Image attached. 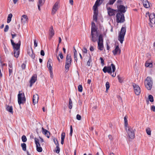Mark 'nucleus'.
Here are the masks:
<instances>
[{
    "label": "nucleus",
    "mask_w": 155,
    "mask_h": 155,
    "mask_svg": "<svg viewBox=\"0 0 155 155\" xmlns=\"http://www.w3.org/2000/svg\"><path fill=\"white\" fill-rule=\"evenodd\" d=\"M125 129L129 137L132 139H134L135 137L134 133V131H135V129L130 126L125 128Z\"/></svg>",
    "instance_id": "f257e3e1"
},
{
    "label": "nucleus",
    "mask_w": 155,
    "mask_h": 155,
    "mask_svg": "<svg viewBox=\"0 0 155 155\" xmlns=\"http://www.w3.org/2000/svg\"><path fill=\"white\" fill-rule=\"evenodd\" d=\"M126 32L125 27H122L120 32L119 33L118 40L122 44L124 40V36Z\"/></svg>",
    "instance_id": "f03ea898"
},
{
    "label": "nucleus",
    "mask_w": 155,
    "mask_h": 155,
    "mask_svg": "<svg viewBox=\"0 0 155 155\" xmlns=\"http://www.w3.org/2000/svg\"><path fill=\"white\" fill-rule=\"evenodd\" d=\"M72 59L71 56L70 54H68L66 57L65 65V66L66 69L65 71L67 72L70 67L71 64Z\"/></svg>",
    "instance_id": "7ed1b4c3"
},
{
    "label": "nucleus",
    "mask_w": 155,
    "mask_h": 155,
    "mask_svg": "<svg viewBox=\"0 0 155 155\" xmlns=\"http://www.w3.org/2000/svg\"><path fill=\"white\" fill-rule=\"evenodd\" d=\"M145 84L146 87L148 90L151 89L152 86L153 81L150 77H147L145 81Z\"/></svg>",
    "instance_id": "20e7f679"
},
{
    "label": "nucleus",
    "mask_w": 155,
    "mask_h": 155,
    "mask_svg": "<svg viewBox=\"0 0 155 155\" xmlns=\"http://www.w3.org/2000/svg\"><path fill=\"white\" fill-rule=\"evenodd\" d=\"M116 18L117 23H123L125 21L124 14L122 13H120V12L117 13Z\"/></svg>",
    "instance_id": "39448f33"
},
{
    "label": "nucleus",
    "mask_w": 155,
    "mask_h": 155,
    "mask_svg": "<svg viewBox=\"0 0 155 155\" xmlns=\"http://www.w3.org/2000/svg\"><path fill=\"white\" fill-rule=\"evenodd\" d=\"M18 102L19 105L21 104H24L26 101V98L25 97L24 94L20 93V92H19V93L18 95Z\"/></svg>",
    "instance_id": "423d86ee"
},
{
    "label": "nucleus",
    "mask_w": 155,
    "mask_h": 155,
    "mask_svg": "<svg viewBox=\"0 0 155 155\" xmlns=\"http://www.w3.org/2000/svg\"><path fill=\"white\" fill-rule=\"evenodd\" d=\"M103 35H100L99 36L98 41V48L100 51H102L103 49L104 46L103 44Z\"/></svg>",
    "instance_id": "0eeeda50"
},
{
    "label": "nucleus",
    "mask_w": 155,
    "mask_h": 155,
    "mask_svg": "<svg viewBox=\"0 0 155 155\" xmlns=\"http://www.w3.org/2000/svg\"><path fill=\"white\" fill-rule=\"evenodd\" d=\"M106 8L108 15L112 16L115 15L116 13L117 12V10H114L110 7L106 6Z\"/></svg>",
    "instance_id": "6e6552de"
},
{
    "label": "nucleus",
    "mask_w": 155,
    "mask_h": 155,
    "mask_svg": "<svg viewBox=\"0 0 155 155\" xmlns=\"http://www.w3.org/2000/svg\"><path fill=\"white\" fill-rule=\"evenodd\" d=\"M11 41L12 45L13 46L14 50H19L21 45L20 41L19 40L18 43L16 44L14 43V41L12 39L11 40Z\"/></svg>",
    "instance_id": "1a4fd4ad"
},
{
    "label": "nucleus",
    "mask_w": 155,
    "mask_h": 155,
    "mask_svg": "<svg viewBox=\"0 0 155 155\" xmlns=\"http://www.w3.org/2000/svg\"><path fill=\"white\" fill-rule=\"evenodd\" d=\"M133 86L135 94L137 95H139L141 91L140 87L134 83L133 84Z\"/></svg>",
    "instance_id": "9d476101"
},
{
    "label": "nucleus",
    "mask_w": 155,
    "mask_h": 155,
    "mask_svg": "<svg viewBox=\"0 0 155 155\" xmlns=\"http://www.w3.org/2000/svg\"><path fill=\"white\" fill-rule=\"evenodd\" d=\"M34 140L36 145L37 151L39 152H41L42 150V148L40 147V145L39 143L38 139L36 138H35Z\"/></svg>",
    "instance_id": "9b49d317"
},
{
    "label": "nucleus",
    "mask_w": 155,
    "mask_h": 155,
    "mask_svg": "<svg viewBox=\"0 0 155 155\" xmlns=\"http://www.w3.org/2000/svg\"><path fill=\"white\" fill-rule=\"evenodd\" d=\"M117 6L118 8V9L117 10H118V13L120 12V13H122L123 14V13L126 12L125 7L124 5H120L119 6L118 5Z\"/></svg>",
    "instance_id": "f8f14e48"
},
{
    "label": "nucleus",
    "mask_w": 155,
    "mask_h": 155,
    "mask_svg": "<svg viewBox=\"0 0 155 155\" xmlns=\"http://www.w3.org/2000/svg\"><path fill=\"white\" fill-rule=\"evenodd\" d=\"M149 17L150 22L152 24H155V14L151 13L149 15Z\"/></svg>",
    "instance_id": "ddd939ff"
},
{
    "label": "nucleus",
    "mask_w": 155,
    "mask_h": 155,
    "mask_svg": "<svg viewBox=\"0 0 155 155\" xmlns=\"http://www.w3.org/2000/svg\"><path fill=\"white\" fill-rule=\"evenodd\" d=\"M103 71L105 73L108 72L109 73H110L111 74L112 73V70L111 66L104 67L103 69Z\"/></svg>",
    "instance_id": "4468645a"
},
{
    "label": "nucleus",
    "mask_w": 155,
    "mask_h": 155,
    "mask_svg": "<svg viewBox=\"0 0 155 155\" xmlns=\"http://www.w3.org/2000/svg\"><path fill=\"white\" fill-rule=\"evenodd\" d=\"M37 80V75L35 74L31 78L30 81V87H31L32 84H34Z\"/></svg>",
    "instance_id": "2eb2a0df"
},
{
    "label": "nucleus",
    "mask_w": 155,
    "mask_h": 155,
    "mask_svg": "<svg viewBox=\"0 0 155 155\" xmlns=\"http://www.w3.org/2000/svg\"><path fill=\"white\" fill-rule=\"evenodd\" d=\"M54 31L53 29V27L51 26L49 29V38L50 39L54 35Z\"/></svg>",
    "instance_id": "dca6fc26"
},
{
    "label": "nucleus",
    "mask_w": 155,
    "mask_h": 155,
    "mask_svg": "<svg viewBox=\"0 0 155 155\" xmlns=\"http://www.w3.org/2000/svg\"><path fill=\"white\" fill-rule=\"evenodd\" d=\"M27 54L31 57L32 58L34 59L35 58V55L33 52V51L31 48H29L27 50Z\"/></svg>",
    "instance_id": "f3484780"
},
{
    "label": "nucleus",
    "mask_w": 155,
    "mask_h": 155,
    "mask_svg": "<svg viewBox=\"0 0 155 155\" xmlns=\"http://www.w3.org/2000/svg\"><path fill=\"white\" fill-rule=\"evenodd\" d=\"M112 52L114 54V55H116L117 54H120V50L119 48V46H116L115 49L113 50Z\"/></svg>",
    "instance_id": "a211bd4d"
},
{
    "label": "nucleus",
    "mask_w": 155,
    "mask_h": 155,
    "mask_svg": "<svg viewBox=\"0 0 155 155\" xmlns=\"http://www.w3.org/2000/svg\"><path fill=\"white\" fill-rule=\"evenodd\" d=\"M38 96L37 94H36L33 95L32 101L34 105L38 103Z\"/></svg>",
    "instance_id": "6ab92c4d"
},
{
    "label": "nucleus",
    "mask_w": 155,
    "mask_h": 155,
    "mask_svg": "<svg viewBox=\"0 0 155 155\" xmlns=\"http://www.w3.org/2000/svg\"><path fill=\"white\" fill-rule=\"evenodd\" d=\"M91 40L94 42H96L97 40V37L98 36V35L97 34L94 33L91 34Z\"/></svg>",
    "instance_id": "aec40b11"
},
{
    "label": "nucleus",
    "mask_w": 155,
    "mask_h": 155,
    "mask_svg": "<svg viewBox=\"0 0 155 155\" xmlns=\"http://www.w3.org/2000/svg\"><path fill=\"white\" fill-rule=\"evenodd\" d=\"M42 129L43 133L48 138H49L50 135V132L44 129L43 127H42Z\"/></svg>",
    "instance_id": "412c9836"
},
{
    "label": "nucleus",
    "mask_w": 155,
    "mask_h": 155,
    "mask_svg": "<svg viewBox=\"0 0 155 155\" xmlns=\"http://www.w3.org/2000/svg\"><path fill=\"white\" fill-rule=\"evenodd\" d=\"M143 3L144 6L145 8H148L150 7L149 2L147 0H143Z\"/></svg>",
    "instance_id": "4be33fe9"
},
{
    "label": "nucleus",
    "mask_w": 155,
    "mask_h": 155,
    "mask_svg": "<svg viewBox=\"0 0 155 155\" xmlns=\"http://www.w3.org/2000/svg\"><path fill=\"white\" fill-rule=\"evenodd\" d=\"M28 20V18L26 15H23L21 18V20L22 22L25 23Z\"/></svg>",
    "instance_id": "5701e85b"
},
{
    "label": "nucleus",
    "mask_w": 155,
    "mask_h": 155,
    "mask_svg": "<svg viewBox=\"0 0 155 155\" xmlns=\"http://www.w3.org/2000/svg\"><path fill=\"white\" fill-rule=\"evenodd\" d=\"M14 51V56L16 58H18L20 53L19 50H15Z\"/></svg>",
    "instance_id": "b1692460"
},
{
    "label": "nucleus",
    "mask_w": 155,
    "mask_h": 155,
    "mask_svg": "<svg viewBox=\"0 0 155 155\" xmlns=\"http://www.w3.org/2000/svg\"><path fill=\"white\" fill-rule=\"evenodd\" d=\"M97 15L98 12H94L93 19L96 22L97 21Z\"/></svg>",
    "instance_id": "393cba45"
},
{
    "label": "nucleus",
    "mask_w": 155,
    "mask_h": 155,
    "mask_svg": "<svg viewBox=\"0 0 155 155\" xmlns=\"http://www.w3.org/2000/svg\"><path fill=\"white\" fill-rule=\"evenodd\" d=\"M6 109L9 112L11 113L12 114L13 113V108L12 106H7L6 108Z\"/></svg>",
    "instance_id": "a878e982"
},
{
    "label": "nucleus",
    "mask_w": 155,
    "mask_h": 155,
    "mask_svg": "<svg viewBox=\"0 0 155 155\" xmlns=\"http://www.w3.org/2000/svg\"><path fill=\"white\" fill-rule=\"evenodd\" d=\"M96 33L97 34V29L95 28V27H91V34H94Z\"/></svg>",
    "instance_id": "bb28decb"
},
{
    "label": "nucleus",
    "mask_w": 155,
    "mask_h": 155,
    "mask_svg": "<svg viewBox=\"0 0 155 155\" xmlns=\"http://www.w3.org/2000/svg\"><path fill=\"white\" fill-rule=\"evenodd\" d=\"M12 16V15L11 13L10 14L8 15L7 20V22L8 23H9L11 21Z\"/></svg>",
    "instance_id": "cd10ccee"
},
{
    "label": "nucleus",
    "mask_w": 155,
    "mask_h": 155,
    "mask_svg": "<svg viewBox=\"0 0 155 155\" xmlns=\"http://www.w3.org/2000/svg\"><path fill=\"white\" fill-rule=\"evenodd\" d=\"M99 5H98L95 4L94 6H93V9L94 10V12H98V10L97 9V7Z\"/></svg>",
    "instance_id": "c85d7f7f"
},
{
    "label": "nucleus",
    "mask_w": 155,
    "mask_h": 155,
    "mask_svg": "<svg viewBox=\"0 0 155 155\" xmlns=\"http://www.w3.org/2000/svg\"><path fill=\"white\" fill-rule=\"evenodd\" d=\"M116 0H109L108 3L106 4V6L108 5H112Z\"/></svg>",
    "instance_id": "c756f323"
},
{
    "label": "nucleus",
    "mask_w": 155,
    "mask_h": 155,
    "mask_svg": "<svg viewBox=\"0 0 155 155\" xmlns=\"http://www.w3.org/2000/svg\"><path fill=\"white\" fill-rule=\"evenodd\" d=\"M124 127L125 128L128 127V122L127 120L126 116L124 117Z\"/></svg>",
    "instance_id": "7c9ffc66"
},
{
    "label": "nucleus",
    "mask_w": 155,
    "mask_h": 155,
    "mask_svg": "<svg viewBox=\"0 0 155 155\" xmlns=\"http://www.w3.org/2000/svg\"><path fill=\"white\" fill-rule=\"evenodd\" d=\"M146 131L147 134L149 136L151 135V131L149 127H147L146 129Z\"/></svg>",
    "instance_id": "2f4dec72"
},
{
    "label": "nucleus",
    "mask_w": 155,
    "mask_h": 155,
    "mask_svg": "<svg viewBox=\"0 0 155 155\" xmlns=\"http://www.w3.org/2000/svg\"><path fill=\"white\" fill-rule=\"evenodd\" d=\"M145 66L147 67H149L151 68L152 67L153 64L151 63H148L147 62L145 64Z\"/></svg>",
    "instance_id": "473e14b6"
},
{
    "label": "nucleus",
    "mask_w": 155,
    "mask_h": 155,
    "mask_svg": "<svg viewBox=\"0 0 155 155\" xmlns=\"http://www.w3.org/2000/svg\"><path fill=\"white\" fill-rule=\"evenodd\" d=\"M21 146L22 147V150L24 151H25L26 149V145L25 143H22L21 144Z\"/></svg>",
    "instance_id": "72a5a7b5"
},
{
    "label": "nucleus",
    "mask_w": 155,
    "mask_h": 155,
    "mask_svg": "<svg viewBox=\"0 0 155 155\" xmlns=\"http://www.w3.org/2000/svg\"><path fill=\"white\" fill-rule=\"evenodd\" d=\"M148 99L150 102H152L153 101V96L151 95H149L148 96Z\"/></svg>",
    "instance_id": "f704fd0d"
},
{
    "label": "nucleus",
    "mask_w": 155,
    "mask_h": 155,
    "mask_svg": "<svg viewBox=\"0 0 155 155\" xmlns=\"http://www.w3.org/2000/svg\"><path fill=\"white\" fill-rule=\"evenodd\" d=\"M21 139H22V141L23 142H26L27 140V138H26V137L25 136V135H23L22 136V137H21Z\"/></svg>",
    "instance_id": "c9c22d12"
},
{
    "label": "nucleus",
    "mask_w": 155,
    "mask_h": 155,
    "mask_svg": "<svg viewBox=\"0 0 155 155\" xmlns=\"http://www.w3.org/2000/svg\"><path fill=\"white\" fill-rule=\"evenodd\" d=\"M72 102L71 99L70 98L69 99V108L70 109H71L72 108Z\"/></svg>",
    "instance_id": "e433bc0d"
},
{
    "label": "nucleus",
    "mask_w": 155,
    "mask_h": 155,
    "mask_svg": "<svg viewBox=\"0 0 155 155\" xmlns=\"http://www.w3.org/2000/svg\"><path fill=\"white\" fill-rule=\"evenodd\" d=\"M78 91L80 92H82L83 90V87L82 85H79L78 87Z\"/></svg>",
    "instance_id": "4c0bfd02"
},
{
    "label": "nucleus",
    "mask_w": 155,
    "mask_h": 155,
    "mask_svg": "<svg viewBox=\"0 0 155 155\" xmlns=\"http://www.w3.org/2000/svg\"><path fill=\"white\" fill-rule=\"evenodd\" d=\"M110 66H111V68L112 67V71L113 72H115V70H116V68H115V65L113 64L112 63L111 64Z\"/></svg>",
    "instance_id": "58836bf2"
},
{
    "label": "nucleus",
    "mask_w": 155,
    "mask_h": 155,
    "mask_svg": "<svg viewBox=\"0 0 155 155\" xmlns=\"http://www.w3.org/2000/svg\"><path fill=\"white\" fill-rule=\"evenodd\" d=\"M58 2H56L54 5L53 6V7L54 8H56L57 9H58Z\"/></svg>",
    "instance_id": "ea45409f"
},
{
    "label": "nucleus",
    "mask_w": 155,
    "mask_h": 155,
    "mask_svg": "<svg viewBox=\"0 0 155 155\" xmlns=\"http://www.w3.org/2000/svg\"><path fill=\"white\" fill-rule=\"evenodd\" d=\"M106 90L107 91L110 87V84L109 82H107L106 84Z\"/></svg>",
    "instance_id": "a19ab883"
},
{
    "label": "nucleus",
    "mask_w": 155,
    "mask_h": 155,
    "mask_svg": "<svg viewBox=\"0 0 155 155\" xmlns=\"http://www.w3.org/2000/svg\"><path fill=\"white\" fill-rule=\"evenodd\" d=\"M58 10V9H56V8H54L53 7L52 12H51V14L52 15H53L56 12V11Z\"/></svg>",
    "instance_id": "79ce46f5"
},
{
    "label": "nucleus",
    "mask_w": 155,
    "mask_h": 155,
    "mask_svg": "<svg viewBox=\"0 0 155 155\" xmlns=\"http://www.w3.org/2000/svg\"><path fill=\"white\" fill-rule=\"evenodd\" d=\"M117 77L119 82L120 83H122L123 81V79L119 75L117 76Z\"/></svg>",
    "instance_id": "37998d69"
},
{
    "label": "nucleus",
    "mask_w": 155,
    "mask_h": 155,
    "mask_svg": "<svg viewBox=\"0 0 155 155\" xmlns=\"http://www.w3.org/2000/svg\"><path fill=\"white\" fill-rule=\"evenodd\" d=\"M45 2V0H39L38 4L42 5Z\"/></svg>",
    "instance_id": "c03bdc74"
},
{
    "label": "nucleus",
    "mask_w": 155,
    "mask_h": 155,
    "mask_svg": "<svg viewBox=\"0 0 155 155\" xmlns=\"http://www.w3.org/2000/svg\"><path fill=\"white\" fill-rule=\"evenodd\" d=\"M65 136V133L64 132L62 133L61 135V139L64 140Z\"/></svg>",
    "instance_id": "a18cd8bd"
},
{
    "label": "nucleus",
    "mask_w": 155,
    "mask_h": 155,
    "mask_svg": "<svg viewBox=\"0 0 155 155\" xmlns=\"http://www.w3.org/2000/svg\"><path fill=\"white\" fill-rule=\"evenodd\" d=\"M56 148H57V149L56 150H55V152L56 153H59V152H60V149L59 147V145L56 146Z\"/></svg>",
    "instance_id": "49530a36"
},
{
    "label": "nucleus",
    "mask_w": 155,
    "mask_h": 155,
    "mask_svg": "<svg viewBox=\"0 0 155 155\" xmlns=\"http://www.w3.org/2000/svg\"><path fill=\"white\" fill-rule=\"evenodd\" d=\"M70 135L71 137L72 136V134L73 133V128L72 125H71L70 127Z\"/></svg>",
    "instance_id": "de8ad7c7"
},
{
    "label": "nucleus",
    "mask_w": 155,
    "mask_h": 155,
    "mask_svg": "<svg viewBox=\"0 0 155 155\" xmlns=\"http://www.w3.org/2000/svg\"><path fill=\"white\" fill-rule=\"evenodd\" d=\"M9 29V26L8 25H6L5 26V27L4 28V31L5 32H7L8 30Z\"/></svg>",
    "instance_id": "09e8293b"
},
{
    "label": "nucleus",
    "mask_w": 155,
    "mask_h": 155,
    "mask_svg": "<svg viewBox=\"0 0 155 155\" xmlns=\"http://www.w3.org/2000/svg\"><path fill=\"white\" fill-rule=\"evenodd\" d=\"M100 59L101 60V63L102 64V66H103L104 64V59H103V58L101 57L100 58Z\"/></svg>",
    "instance_id": "8fccbe9b"
},
{
    "label": "nucleus",
    "mask_w": 155,
    "mask_h": 155,
    "mask_svg": "<svg viewBox=\"0 0 155 155\" xmlns=\"http://www.w3.org/2000/svg\"><path fill=\"white\" fill-rule=\"evenodd\" d=\"M54 141L55 144H56V145L57 146H58V141L57 140V139H54Z\"/></svg>",
    "instance_id": "3c124183"
},
{
    "label": "nucleus",
    "mask_w": 155,
    "mask_h": 155,
    "mask_svg": "<svg viewBox=\"0 0 155 155\" xmlns=\"http://www.w3.org/2000/svg\"><path fill=\"white\" fill-rule=\"evenodd\" d=\"M91 61V58H89V59L88 60V61L87 62V65L88 66H90V63Z\"/></svg>",
    "instance_id": "603ef678"
},
{
    "label": "nucleus",
    "mask_w": 155,
    "mask_h": 155,
    "mask_svg": "<svg viewBox=\"0 0 155 155\" xmlns=\"http://www.w3.org/2000/svg\"><path fill=\"white\" fill-rule=\"evenodd\" d=\"M48 68L49 70V71L52 70V66L51 64H50L47 65Z\"/></svg>",
    "instance_id": "864d4df0"
},
{
    "label": "nucleus",
    "mask_w": 155,
    "mask_h": 155,
    "mask_svg": "<svg viewBox=\"0 0 155 155\" xmlns=\"http://www.w3.org/2000/svg\"><path fill=\"white\" fill-rule=\"evenodd\" d=\"M52 63V60L51 58H49L48 59V61L47 63V65L50 64H51Z\"/></svg>",
    "instance_id": "5fc2aeb1"
},
{
    "label": "nucleus",
    "mask_w": 155,
    "mask_h": 155,
    "mask_svg": "<svg viewBox=\"0 0 155 155\" xmlns=\"http://www.w3.org/2000/svg\"><path fill=\"white\" fill-rule=\"evenodd\" d=\"M151 110L153 112H155V106L154 105H152L151 106Z\"/></svg>",
    "instance_id": "6e6d98bb"
},
{
    "label": "nucleus",
    "mask_w": 155,
    "mask_h": 155,
    "mask_svg": "<svg viewBox=\"0 0 155 155\" xmlns=\"http://www.w3.org/2000/svg\"><path fill=\"white\" fill-rule=\"evenodd\" d=\"M12 72V68H9V75L10 76Z\"/></svg>",
    "instance_id": "4d7b16f0"
},
{
    "label": "nucleus",
    "mask_w": 155,
    "mask_h": 155,
    "mask_svg": "<svg viewBox=\"0 0 155 155\" xmlns=\"http://www.w3.org/2000/svg\"><path fill=\"white\" fill-rule=\"evenodd\" d=\"M76 118L78 120H80L81 119V116L80 115L77 114V115Z\"/></svg>",
    "instance_id": "13d9d810"
},
{
    "label": "nucleus",
    "mask_w": 155,
    "mask_h": 155,
    "mask_svg": "<svg viewBox=\"0 0 155 155\" xmlns=\"http://www.w3.org/2000/svg\"><path fill=\"white\" fill-rule=\"evenodd\" d=\"M77 55V54H74V60L75 61H76V62H77V60H78Z\"/></svg>",
    "instance_id": "bf43d9fd"
},
{
    "label": "nucleus",
    "mask_w": 155,
    "mask_h": 155,
    "mask_svg": "<svg viewBox=\"0 0 155 155\" xmlns=\"http://www.w3.org/2000/svg\"><path fill=\"white\" fill-rule=\"evenodd\" d=\"M83 51L85 53H87V49L85 48H84L83 50Z\"/></svg>",
    "instance_id": "052dcab7"
},
{
    "label": "nucleus",
    "mask_w": 155,
    "mask_h": 155,
    "mask_svg": "<svg viewBox=\"0 0 155 155\" xmlns=\"http://www.w3.org/2000/svg\"><path fill=\"white\" fill-rule=\"evenodd\" d=\"M59 56L61 59H63V56L61 52L60 53V54H59Z\"/></svg>",
    "instance_id": "680f3d73"
},
{
    "label": "nucleus",
    "mask_w": 155,
    "mask_h": 155,
    "mask_svg": "<svg viewBox=\"0 0 155 155\" xmlns=\"http://www.w3.org/2000/svg\"><path fill=\"white\" fill-rule=\"evenodd\" d=\"M25 64L24 63L22 64L21 65V67L23 69H25Z\"/></svg>",
    "instance_id": "e2e57ef3"
},
{
    "label": "nucleus",
    "mask_w": 155,
    "mask_h": 155,
    "mask_svg": "<svg viewBox=\"0 0 155 155\" xmlns=\"http://www.w3.org/2000/svg\"><path fill=\"white\" fill-rule=\"evenodd\" d=\"M41 55L42 56H44L45 55L44 51L43 50H41Z\"/></svg>",
    "instance_id": "0e129e2a"
},
{
    "label": "nucleus",
    "mask_w": 155,
    "mask_h": 155,
    "mask_svg": "<svg viewBox=\"0 0 155 155\" xmlns=\"http://www.w3.org/2000/svg\"><path fill=\"white\" fill-rule=\"evenodd\" d=\"M8 66L9 68H12V64L11 63H9Z\"/></svg>",
    "instance_id": "69168bd1"
},
{
    "label": "nucleus",
    "mask_w": 155,
    "mask_h": 155,
    "mask_svg": "<svg viewBox=\"0 0 155 155\" xmlns=\"http://www.w3.org/2000/svg\"><path fill=\"white\" fill-rule=\"evenodd\" d=\"M34 46L35 47L37 46V43L36 42V40H35L34 41Z\"/></svg>",
    "instance_id": "338daca9"
},
{
    "label": "nucleus",
    "mask_w": 155,
    "mask_h": 155,
    "mask_svg": "<svg viewBox=\"0 0 155 155\" xmlns=\"http://www.w3.org/2000/svg\"><path fill=\"white\" fill-rule=\"evenodd\" d=\"M49 72H50V74H51V78H52L53 77V74L52 70L49 71Z\"/></svg>",
    "instance_id": "774afa93"
}]
</instances>
